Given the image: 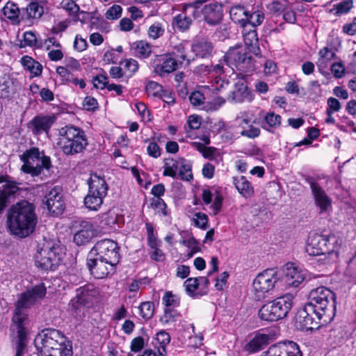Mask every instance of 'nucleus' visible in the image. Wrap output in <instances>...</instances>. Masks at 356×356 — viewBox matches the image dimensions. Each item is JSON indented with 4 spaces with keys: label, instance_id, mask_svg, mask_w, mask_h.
Wrapping results in <instances>:
<instances>
[{
    "label": "nucleus",
    "instance_id": "9b49d317",
    "mask_svg": "<svg viewBox=\"0 0 356 356\" xmlns=\"http://www.w3.org/2000/svg\"><path fill=\"white\" fill-rule=\"evenodd\" d=\"M280 278L278 272L275 269H266L259 273L252 282V291L255 298L261 300L266 293L271 291Z\"/></svg>",
    "mask_w": 356,
    "mask_h": 356
},
{
    "label": "nucleus",
    "instance_id": "680f3d73",
    "mask_svg": "<svg viewBox=\"0 0 356 356\" xmlns=\"http://www.w3.org/2000/svg\"><path fill=\"white\" fill-rule=\"evenodd\" d=\"M147 233L148 244L150 248L159 247L161 242L157 240L156 236L154 234V227L152 224L146 223L145 225Z\"/></svg>",
    "mask_w": 356,
    "mask_h": 356
},
{
    "label": "nucleus",
    "instance_id": "0e129e2a",
    "mask_svg": "<svg viewBox=\"0 0 356 356\" xmlns=\"http://www.w3.org/2000/svg\"><path fill=\"white\" fill-rule=\"evenodd\" d=\"M43 8L36 2H31L27 7V13L31 17L38 18L42 15Z\"/></svg>",
    "mask_w": 356,
    "mask_h": 356
},
{
    "label": "nucleus",
    "instance_id": "a18cd8bd",
    "mask_svg": "<svg viewBox=\"0 0 356 356\" xmlns=\"http://www.w3.org/2000/svg\"><path fill=\"white\" fill-rule=\"evenodd\" d=\"M353 7L351 0H344L335 5L330 10V12L334 15L340 16L348 13Z\"/></svg>",
    "mask_w": 356,
    "mask_h": 356
},
{
    "label": "nucleus",
    "instance_id": "7ed1b4c3",
    "mask_svg": "<svg viewBox=\"0 0 356 356\" xmlns=\"http://www.w3.org/2000/svg\"><path fill=\"white\" fill-rule=\"evenodd\" d=\"M309 311H315L316 316L322 323H330L335 315V301L333 292L320 286L311 291L309 301L305 304Z\"/></svg>",
    "mask_w": 356,
    "mask_h": 356
},
{
    "label": "nucleus",
    "instance_id": "4468645a",
    "mask_svg": "<svg viewBox=\"0 0 356 356\" xmlns=\"http://www.w3.org/2000/svg\"><path fill=\"white\" fill-rule=\"evenodd\" d=\"M324 324L316 318V312L309 311L306 305L298 311L295 317L296 327L302 331H312Z\"/></svg>",
    "mask_w": 356,
    "mask_h": 356
},
{
    "label": "nucleus",
    "instance_id": "79ce46f5",
    "mask_svg": "<svg viewBox=\"0 0 356 356\" xmlns=\"http://www.w3.org/2000/svg\"><path fill=\"white\" fill-rule=\"evenodd\" d=\"M165 33V26L162 22H155L152 23L147 30V35L149 38L156 40Z\"/></svg>",
    "mask_w": 356,
    "mask_h": 356
},
{
    "label": "nucleus",
    "instance_id": "58836bf2",
    "mask_svg": "<svg viewBox=\"0 0 356 356\" xmlns=\"http://www.w3.org/2000/svg\"><path fill=\"white\" fill-rule=\"evenodd\" d=\"M182 158L167 159L164 163L163 176L175 178L179 172L180 164H181Z\"/></svg>",
    "mask_w": 356,
    "mask_h": 356
},
{
    "label": "nucleus",
    "instance_id": "0eeeda50",
    "mask_svg": "<svg viewBox=\"0 0 356 356\" xmlns=\"http://www.w3.org/2000/svg\"><path fill=\"white\" fill-rule=\"evenodd\" d=\"M47 293V287L44 283L33 286L22 293L16 303L13 321L15 326L19 329V321L29 322L26 309L34 305L37 301L42 299Z\"/></svg>",
    "mask_w": 356,
    "mask_h": 356
},
{
    "label": "nucleus",
    "instance_id": "c85d7f7f",
    "mask_svg": "<svg viewBox=\"0 0 356 356\" xmlns=\"http://www.w3.org/2000/svg\"><path fill=\"white\" fill-rule=\"evenodd\" d=\"M200 68L202 71L208 72L209 74H212V76H215L211 86L213 90H220L228 85V82L220 76L224 72L223 67L220 64H217L211 67L207 65L201 66Z\"/></svg>",
    "mask_w": 356,
    "mask_h": 356
},
{
    "label": "nucleus",
    "instance_id": "6ab92c4d",
    "mask_svg": "<svg viewBox=\"0 0 356 356\" xmlns=\"http://www.w3.org/2000/svg\"><path fill=\"white\" fill-rule=\"evenodd\" d=\"M179 61L171 54L157 56L154 61V72L160 76H164L178 69Z\"/></svg>",
    "mask_w": 356,
    "mask_h": 356
},
{
    "label": "nucleus",
    "instance_id": "c756f323",
    "mask_svg": "<svg viewBox=\"0 0 356 356\" xmlns=\"http://www.w3.org/2000/svg\"><path fill=\"white\" fill-rule=\"evenodd\" d=\"M19 325V329H18L17 327L15 326L14 321H12L11 324V330L13 331V334H16L18 341H17V345L16 348V354L15 356H22L24 353V350L25 348V338L26 334V325L28 324V322L20 321Z\"/></svg>",
    "mask_w": 356,
    "mask_h": 356
},
{
    "label": "nucleus",
    "instance_id": "9d476101",
    "mask_svg": "<svg viewBox=\"0 0 356 356\" xmlns=\"http://www.w3.org/2000/svg\"><path fill=\"white\" fill-rule=\"evenodd\" d=\"M89 190L84 198L86 208L97 211L107 195L108 186L105 179L97 174H91L88 180Z\"/></svg>",
    "mask_w": 356,
    "mask_h": 356
},
{
    "label": "nucleus",
    "instance_id": "72a5a7b5",
    "mask_svg": "<svg viewBox=\"0 0 356 356\" xmlns=\"http://www.w3.org/2000/svg\"><path fill=\"white\" fill-rule=\"evenodd\" d=\"M133 55L139 58H147L152 53V46L145 40H138L131 45Z\"/></svg>",
    "mask_w": 356,
    "mask_h": 356
},
{
    "label": "nucleus",
    "instance_id": "f8f14e48",
    "mask_svg": "<svg viewBox=\"0 0 356 356\" xmlns=\"http://www.w3.org/2000/svg\"><path fill=\"white\" fill-rule=\"evenodd\" d=\"M96 293L92 285H86L76 290V296L69 304L71 315L76 321H80L83 317V307L92 302Z\"/></svg>",
    "mask_w": 356,
    "mask_h": 356
},
{
    "label": "nucleus",
    "instance_id": "ddd939ff",
    "mask_svg": "<svg viewBox=\"0 0 356 356\" xmlns=\"http://www.w3.org/2000/svg\"><path fill=\"white\" fill-rule=\"evenodd\" d=\"M90 257L97 256L110 263L118 264L120 259L118 245L110 239H104L98 241L89 252Z\"/></svg>",
    "mask_w": 356,
    "mask_h": 356
},
{
    "label": "nucleus",
    "instance_id": "603ef678",
    "mask_svg": "<svg viewBox=\"0 0 356 356\" xmlns=\"http://www.w3.org/2000/svg\"><path fill=\"white\" fill-rule=\"evenodd\" d=\"M184 286L187 294L191 297L197 298L201 296L197 295L198 282L195 277L188 278L184 283Z\"/></svg>",
    "mask_w": 356,
    "mask_h": 356
},
{
    "label": "nucleus",
    "instance_id": "6e6552de",
    "mask_svg": "<svg viewBox=\"0 0 356 356\" xmlns=\"http://www.w3.org/2000/svg\"><path fill=\"white\" fill-rule=\"evenodd\" d=\"M21 160L24 163L21 170L24 172L32 177L41 175L47 176L51 166L50 159L43 152H40L38 149L32 148L26 151L21 156Z\"/></svg>",
    "mask_w": 356,
    "mask_h": 356
},
{
    "label": "nucleus",
    "instance_id": "a211bd4d",
    "mask_svg": "<svg viewBox=\"0 0 356 356\" xmlns=\"http://www.w3.org/2000/svg\"><path fill=\"white\" fill-rule=\"evenodd\" d=\"M117 264H111L102 258H98L97 256L88 257V266L91 273L97 279H102L110 273L114 272L115 266Z\"/></svg>",
    "mask_w": 356,
    "mask_h": 356
},
{
    "label": "nucleus",
    "instance_id": "09e8293b",
    "mask_svg": "<svg viewBox=\"0 0 356 356\" xmlns=\"http://www.w3.org/2000/svg\"><path fill=\"white\" fill-rule=\"evenodd\" d=\"M165 309H176L180 303L179 298L170 291L166 292L162 298Z\"/></svg>",
    "mask_w": 356,
    "mask_h": 356
},
{
    "label": "nucleus",
    "instance_id": "e2e57ef3",
    "mask_svg": "<svg viewBox=\"0 0 356 356\" xmlns=\"http://www.w3.org/2000/svg\"><path fill=\"white\" fill-rule=\"evenodd\" d=\"M193 220L196 227L202 229H207L208 217L206 214L201 212L195 213L193 216Z\"/></svg>",
    "mask_w": 356,
    "mask_h": 356
},
{
    "label": "nucleus",
    "instance_id": "f03ea898",
    "mask_svg": "<svg viewBox=\"0 0 356 356\" xmlns=\"http://www.w3.org/2000/svg\"><path fill=\"white\" fill-rule=\"evenodd\" d=\"M38 356H71L72 346L65 337L58 330H45L34 340Z\"/></svg>",
    "mask_w": 356,
    "mask_h": 356
},
{
    "label": "nucleus",
    "instance_id": "20e7f679",
    "mask_svg": "<svg viewBox=\"0 0 356 356\" xmlns=\"http://www.w3.org/2000/svg\"><path fill=\"white\" fill-rule=\"evenodd\" d=\"M88 145V140L83 130L74 126H65L58 131L57 146L66 155L81 152Z\"/></svg>",
    "mask_w": 356,
    "mask_h": 356
},
{
    "label": "nucleus",
    "instance_id": "473e14b6",
    "mask_svg": "<svg viewBox=\"0 0 356 356\" xmlns=\"http://www.w3.org/2000/svg\"><path fill=\"white\" fill-rule=\"evenodd\" d=\"M213 45L211 42L205 39L196 40L191 47V50L196 56L202 58L209 56L212 51Z\"/></svg>",
    "mask_w": 356,
    "mask_h": 356
},
{
    "label": "nucleus",
    "instance_id": "6e6d98bb",
    "mask_svg": "<svg viewBox=\"0 0 356 356\" xmlns=\"http://www.w3.org/2000/svg\"><path fill=\"white\" fill-rule=\"evenodd\" d=\"M145 89L149 96L155 97H159L161 96L163 90V86L153 81H149L147 82Z\"/></svg>",
    "mask_w": 356,
    "mask_h": 356
},
{
    "label": "nucleus",
    "instance_id": "5fc2aeb1",
    "mask_svg": "<svg viewBox=\"0 0 356 356\" xmlns=\"http://www.w3.org/2000/svg\"><path fill=\"white\" fill-rule=\"evenodd\" d=\"M124 74L132 76L138 70V63L133 58L125 59L121 63Z\"/></svg>",
    "mask_w": 356,
    "mask_h": 356
},
{
    "label": "nucleus",
    "instance_id": "13d9d810",
    "mask_svg": "<svg viewBox=\"0 0 356 356\" xmlns=\"http://www.w3.org/2000/svg\"><path fill=\"white\" fill-rule=\"evenodd\" d=\"M122 13V8L118 4H113L108 8L105 13V17L108 20H116L119 19Z\"/></svg>",
    "mask_w": 356,
    "mask_h": 356
},
{
    "label": "nucleus",
    "instance_id": "cd10ccee",
    "mask_svg": "<svg viewBox=\"0 0 356 356\" xmlns=\"http://www.w3.org/2000/svg\"><path fill=\"white\" fill-rule=\"evenodd\" d=\"M229 98L238 103L252 102L254 99L253 93L248 89L243 81H239L235 83V89Z\"/></svg>",
    "mask_w": 356,
    "mask_h": 356
},
{
    "label": "nucleus",
    "instance_id": "f257e3e1",
    "mask_svg": "<svg viewBox=\"0 0 356 356\" xmlns=\"http://www.w3.org/2000/svg\"><path fill=\"white\" fill-rule=\"evenodd\" d=\"M37 223L35 207L27 201H22L11 207L8 214V224L11 233L20 238L31 234Z\"/></svg>",
    "mask_w": 356,
    "mask_h": 356
},
{
    "label": "nucleus",
    "instance_id": "4d7b16f0",
    "mask_svg": "<svg viewBox=\"0 0 356 356\" xmlns=\"http://www.w3.org/2000/svg\"><path fill=\"white\" fill-rule=\"evenodd\" d=\"M140 316L145 320L151 318L154 314V305L151 302H143L138 307Z\"/></svg>",
    "mask_w": 356,
    "mask_h": 356
},
{
    "label": "nucleus",
    "instance_id": "a878e982",
    "mask_svg": "<svg viewBox=\"0 0 356 356\" xmlns=\"http://www.w3.org/2000/svg\"><path fill=\"white\" fill-rule=\"evenodd\" d=\"M311 189L315 204L319 209L320 212H328L332 208V200L317 184L311 183Z\"/></svg>",
    "mask_w": 356,
    "mask_h": 356
},
{
    "label": "nucleus",
    "instance_id": "dca6fc26",
    "mask_svg": "<svg viewBox=\"0 0 356 356\" xmlns=\"http://www.w3.org/2000/svg\"><path fill=\"white\" fill-rule=\"evenodd\" d=\"M200 1H195L193 3L184 5L181 13L174 17L172 25L174 29L181 32L188 30L192 24L191 15H195L200 8Z\"/></svg>",
    "mask_w": 356,
    "mask_h": 356
},
{
    "label": "nucleus",
    "instance_id": "c03bdc74",
    "mask_svg": "<svg viewBox=\"0 0 356 356\" xmlns=\"http://www.w3.org/2000/svg\"><path fill=\"white\" fill-rule=\"evenodd\" d=\"M281 123V116L275 114L273 112H268L264 116V120L262 123V127L266 130L270 128L276 127Z\"/></svg>",
    "mask_w": 356,
    "mask_h": 356
},
{
    "label": "nucleus",
    "instance_id": "de8ad7c7",
    "mask_svg": "<svg viewBox=\"0 0 356 356\" xmlns=\"http://www.w3.org/2000/svg\"><path fill=\"white\" fill-rule=\"evenodd\" d=\"M182 244L187 248L186 253L188 258L192 257L201 250L199 242L193 236L184 240Z\"/></svg>",
    "mask_w": 356,
    "mask_h": 356
},
{
    "label": "nucleus",
    "instance_id": "338daca9",
    "mask_svg": "<svg viewBox=\"0 0 356 356\" xmlns=\"http://www.w3.org/2000/svg\"><path fill=\"white\" fill-rule=\"evenodd\" d=\"M198 282V292L197 295L204 296L207 293L209 286V280L207 277H200L196 278Z\"/></svg>",
    "mask_w": 356,
    "mask_h": 356
},
{
    "label": "nucleus",
    "instance_id": "052dcab7",
    "mask_svg": "<svg viewBox=\"0 0 356 356\" xmlns=\"http://www.w3.org/2000/svg\"><path fill=\"white\" fill-rule=\"evenodd\" d=\"M134 111H137L143 120L144 121H150L151 115L150 112L147 110L146 105L140 102H137L134 104L133 107Z\"/></svg>",
    "mask_w": 356,
    "mask_h": 356
},
{
    "label": "nucleus",
    "instance_id": "864d4df0",
    "mask_svg": "<svg viewBox=\"0 0 356 356\" xmlns=\"http://www.w3.org/2000/svg\"><path fill=\"white\" fill-rule=\"evenodd\" d=\"M178 175L181 179L186 181H189L193 178L191 165L188 161L183 158L181 164H180Z\"/></svg>",
    "mask_w": 356,
    "mask_h": 356
},
{
    "label": "nucleus",
    "instance_id": "49530a36",
    "mask_svg": "<svg viewBox=\"0 0 356 356\" xmlns=\"http://www.w3.org/2000/svg\"><path fill=\"white\" fill-rule=\"evenodd\" d=\"M191 45L188 43H180L177 44L175 49V54H177L182 60H186L188 63L191 60L194 59V56L191 54L192 52H186V51L191 48Z\"/></svg>",
    "mask_w": 356,
    "mask_h": 356
},
{
    "label": "nucleus",
    "instance_id": "bb28decb",
    "mask_svg": "<svg viewBox=\"0 0 356 356\" xmlns=\"http://www.w3.org/2000/svg\"><path fill=\"white\" fill-rule=\"evenodd\" d=\"M204 99V95L200 90L192 92L189 96V100L194 106L200 107L207 112L218 110L222 104V102L219 103L216 100L205 102Z\"/></svg>",
    "mask_w": 356,
    "mask_h": 356
},
{
    "label": "nucleus",
    "instance_id": "393cba45",
    "mask_svg": "<svg viewBox=\"0 0 356 356\" xmlns=\"http://www.w3.org/2000/svg\"><path fill=\"white\" fill-rule=\"evenodd\" d=\"M61 190L59 187H54L46 196V205L49 211L54 215H59L64 209L62 200Z\"/></svg>",
    "mask_w": 356,
    "mask_h": 356
},
{
    "label": "nucleus",
    "instance_id": "b1692460",
    "mask_svg": "<svg viewBox=\"0 0 356 356\" xmlns=\"http://www.w3.org/2000/svg\"><path fill=\"white\" fill-rule=\"evenodd\" d=\"M54 120V118L51 116L38 115L29 122L27 127L34 135H40L42 133L47 134Z\"/></svg>",
    "mask_w": 356,
    "mask_h": 356
},
{
    "label": "nucleus",
    "instance_id": "7c9ffc66",
    "mask_svg": "<svg viewBox=\"0 0 356 356\" xmlns=\"http://www.w3.org/2000/svg\"><path fill=\"white\" fill-rule=\"evenodd\" d=\"M233 184L238 192L245 198H250L254 195L252 184L244 176L233 177Z\"/></svg>",
    "mask_w": 356,
    "mask_h": 356
},
{
    "label": "nucleus",
    "instance_id": "39448f33",
    "mask_svg": "<svg viewBox=\"0 0 356 356\" xmlns=\"http://www.w3.org/2000/svg\"><path fill=\"white\" fill-rule=\"evenodd\" d=\"M340 243L334 236H326L318 234H311L307 239L305 250L311 256L327 255L334 261L339 255Z\"/></svg>",
    "mask_w": 356,
    "mask_h": 356
},
{
    "label": "nucleus",
    "instance_id": "8fccbe9b",
    "mask_svg": "<svg viewBox=\"0 0 356 356\" xmlns=\"http://www.w3.org/2000/svg\"><path fill=\"white\" fill-rule=\"evenodd\" d=\"M269 11L274 13H280L290 8V3L288 0H273L267 4Z\"/></svg>",
    "mask_w": 356,
    "mask_h": 356
},
{
    "label": "nucleus",
    "instance_id": "1a4fd4ad",
    "mask_svg": "<svg viewBox=\"0 0 356 356\" xmlns=\"http://www.w3.org/2000/svg\"><path fill=\"white\" fill-rule=\"evenodd\" d=\"M293 297L286 294L263 305L259 312L260 318L267 321H275L285 318L291 309Z\"/></svg>",
    "mask_w": 356,
    "mask_h": 356
},
{
    "label": "nucleus",
    "instance_id": "4be33fe9",
    "mask_svg": "<svg viewBox=\"0 0 356 356\" xmlns=\"http://www.w3.org/2000/svg\"><path fill=\"white\" fill-rule=\"evenodd\" d=\"M236 122L242 129L241 134L248 138H255L260 134V129L251 124L252 113L250 111H241L236 117Z\"/></svg>",
    "mask_w": 356,
    "mask_h": 356
},
{
    "label": "nucleus",
    "instance_id": "aec40b11",
    "mask_svg": "<svg viewBox=\"0 0 356 356\" xmlns=\"http://www.w3.org/2000/svg\"><path fill=\"white\" fill-rule=\"evenodd\" d=\"M263 356H302V354L297 343L286 341L271 346Z\"/></svg>",
    "mask_w": 356,
    "mask_h": 356
},
{
    "label": "nucleus",
    "instance_id": "ea45409f",
    "mask_svg": "<svg viewBox=\"0 0 356 356\" xmlns=\"http://www.w3.org/2000/svg\"><path fill=\"white\" fill-rule=\"evenodd\" d=\"M2 13L3 15L13 24L19 23V9L15 3L8 1L3 8Z\"/></svg>",
    "mask_w": 356,
    "mask_h": 356
},
{
    "label": "nucleus",
    "instance_id": "f704fd0d",
    "mask_svg": "<svg viewBox=\"0 0 356 356\" xmlns=\"http://www.w3.org/2000/svg\"><path fill=\"white\" fill-rule=\"evenodd\" d=\"M269 339V336L266 334H257L245 346V350L249 353H255L262 348Z\"/></svg>",
    "mask_w": 356,
    "mask_h": 356
},
{
    "label": "nucleus",
    "instance_id": "c9c22d12",
    "mask_svg": "<svg viewBox=\"0 0 356 356\" xmlns=\"http://www.w3.org/2000/svg\"><path fill=\"white\" fill-rule=\"evenodd\" d=\"M243 29V35L245 43L244 47H245L246 49L248 48L250 51H252L257 55L259 51V47L256 31L254 29H250L248 32H245V27Z\"/></svg>",
    "mask_w": 356,
    "mask_h": 356
},
{
    "label": "nucleus",
    "instance_id": "f3484780",
    "mask_svg": "<svg viewBox=\"0 0 356 356\" xmlns=\"http://www.w3.org/2000/svg\"><path fill=\"white\" fill-rule=\"evenodd\" d=\"M285 283L291 287L299 286L306 279L307 271L295 263L289 262L283 267Z\"/></svg>",
    "mask_w": 356,
    "mask_h": 356
},
{
    "label": "nucleus",
    "instance_id": "774afa93",
    "mask_svg": "<svg viewBox=\"0 0 356 356\" xmlns=\"http://www.w3.org/2000/svg\"><path fill=\"white\" fill-rule=\"evenodd\" d=\"M341 31L343 34L349 36L356 34V17H354L352 21L344 24Z\"/></svg>",
    "mask_w": 356,
    "mask_h": 356
},
{
    "label": "nucleus",
    "instance_id": "e433bc0d",
    "mask_svg": "<svg viewBox=\"0 0 356 356\" xmlns=\"http://www.w3.org/2000/svg\"><path fill=\"white\" fill-rule=\"evenodd\" d=\"M21 63L24 67L31 74L32 77L41 75L42 65L31 57L28 56H23Z\"/></svg>",
    "mask_w": 356,
    "mask_h": 356
},
{
    "label": "nucleus",
    "instance_id": "2f4dec72",
    "mask_svg": "<svg viewBox=\"0 0 356 356\" xmlns=\"http://www.w3.org/2000/svg\"><path fill=\"white\" fill-rule=\"evenodd\" d=\"M248 13V10L241 5H234L229 10L231 19L243 28L247 26Z\"/></svg>",
    "mask_w": 356,
    "mask_h": 356
},
{
    "label": "nucleus",
    "instance_id": "69168bd1",
    "mask_svg": "<svg viewBox=\"0 0 356 356\" xmlns=\"http://www.w3.org/2000/svg\"><path fill=\"white\" fill-rule=\"evenodd\" d=\"M152 206L156 211L163 216L168 215L167 205L161 198H155L152 200Z\"/></svg>",
    "mask_w": 356,
    "mask_h": 356
},
{
    "label": "nucleus",
    "instance_id": "412c9836",
    "mask_svg": "<svg viewBox=\"0 0 356 356\" xmlns=\"http://www.w3.org/2000/svg\"><path fill=\"white\" fill-rule=\"evenodd\" d=\"M76 227L78 229L74 235V241L78 245L88 243L96 234L94 224L88 220L81 221Z\"/></svg>",
    "mask_w": 356,
    "mask_h": 356
},
{
    "label": "nucleus",
    "instance_id": "bf43d9fd",
    "mask_svg": "<svg viewBox=\"0 0 356 356\" xmlns=\"http://www.w3.org/2000/svg\"><path fill=\"white\" fill-rule=\"evenodd\" d=\"M264 15L261 11H255L252 13L248 12L247 24H250L252 27L260 25L264 21Z\"/></svg>",
    "mask_w": 356,
    "mask_h": 356
},
{
    "label": "nucleus",
    "instance_id": "5701e85b",
    "mask_svg": "<svg viewBox=\"0 0 356 356\" xmlns=\"http://www.w3.org/2000/svg\"><path fill=\"white\" fill-rule=\"evenodd\" d=\"M200 1L201 2V4L198 10H201L204 19L207 23L210 25H216L218 24L222 17V7L221 4L213 2L206 4L202 7L204 1Z\"/></svg>",
    "mask_w": 356,
    "mask_h": 356
},
{
    "label": "nucleus",
    "instance_id": "2eb2a0df",
    "mask_svg": "<svg viewBox=\"0 0 356 356\" xmlns=\"http://www.w3.org/2000/svg\"><path fill=\"white\" fill-rule=\"evenodd\" d=\"M225 60L227 65L238 68L248 67L251 57L248 56L246 47L242 44H237L231 47L225 55Z\"/></svg>",
    "mask_w": 356,
    "mask_h": 356
},
{
    "label": "nucleus",
    "instance_id": "3c124183",
    "mask_svg": "<svg viewBox=\"0 0 356 356\" xmlns=\"http://www.w3.org/2000/svg\"><path fill=\"white\" fill-rule=\"evenodd\" d=\"M179 317V313L175 309H164V314L160 321L163 325H169L178 321Z\"/></svg>",
    "mask_w": 356,
    "mask_h": 356
},
{
    "label": "nucleus",
    "instance_id": "423d86ee",
    "mask_svg": "<svg viewBox=\"0 0 356 356\" xmlns=\"http://www.w3.org/2000/svg\"><path fill=\"white\" fill-rule=\"evenodd\" d=\"M65 248L59 243L47 241L40 247L35 255V265L44 270H54L62 261Z\"/></svg>",
    "mask_w": 356,
    "mask_h": 356
},
{
    "label": "nucleus",
    "instance_id": "a19ab883",
    "mask_svg": "<svg viewBox=\"0 0 356 356\" xmlns=\"http://www.w3.org/2000/svg\"><path fill=\"white\" fill-rule=\"evenodd\" d=\"M170 337L165 331L158 332L155 337L154 346L158 348L160 355L165 354V346L170 343Z\"/></svg>",
    "mask_w": 356,
    "mask_h": 356
},
{
    "label": "nucleus",
    "instance_id": "4c0bfd02",
    "mask_svg": "<svg viewBox=\"0 0 356 356\" xmlns=\"http://www.w3.org/2000/svg\"><path fill=\"white\" fill-rule=\"evenodd\" d=\"M318 55L316 65L319 70H322L327 67L329 63L334 58L336 54L327 47H324L318 51Z\"/></svg>",
    "mask_w": 356,
    "mask_h": 356
},
{
    "label": "nucleus",
    "instance_id": "37998d69",
    "mask_svg": "<svg viewBox=\"0 0 356 356\" xmlns=\"http://www.w3.org/2000/svg\"><path fill=\"white\" fill-rule=\"evenodd\" d=\"M4 177V181L2 183L6 182V184L0 188V197H3L4 202L6 204L8 197L16 193L19 188L15 183L8 181L6 177Z\"/></svg>",
    "mask_w": 356,
    "mask_h": 356
}]
</instances>
